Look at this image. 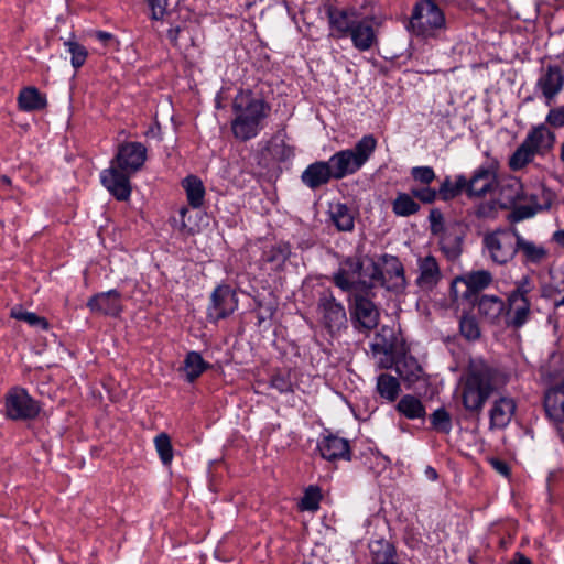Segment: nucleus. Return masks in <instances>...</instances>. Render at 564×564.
<instances>
[{"label": "nucleus", "instance_id": "nucleus-12", "mask_svg": "<svg viewBox=\"0 0 564 564\" xmlns=\"http://www.w3.org/2000/svg\"><path fill=\"white\" fill-rule=\"evenodd\" d=\"M132 173L121 171L116 164L100 174L102 185L119 200H127L131 195L130 176Z\"/></svg>", "mask_w": 564, "mask_h": 564}, {"label": "nucleus", "instance_id": "nucleus-23", "mask_svg": "<svg viewBox=\"0 0 564 564\" xmlns=\"http://www.w3.org/2000/svg\"><path fill=\"white\" fill-rule=\"evenodd\" d=\"M317 447L322 457L327 460L350 459V447L346 438L327 435L319 441Z\"/></svg>", "mask_w": 564, "mask_h": 564}, {"label": "nucleus", "instance_id": "nucleus-21", "mask_svg": "<svg viewBox=\"0 0 564 564\" xmlns=\"http://www.w3.org/2000/svg\"><path fill=\"white\" fill-rule=\"evenodd\" d=\"M564 85V75L557 66H549L539 77L536 86L546 99V105H551L556 95L560 94Z\"/></svg>", "mask_w": 564, "mask_h": 564}, {"label": "nucleus", "instance_id": "nucleus-40", "mask_svg": "<svg viewBox=\"0 0 564 564\" xmlns=\"http://www.w3.org/2000/svg\"><path fill=\"white\" fill-rule=\"evenodd\" d=\"M370 554L377 564H387L392 561L395 550L391 543L386 540H376L369 544Z\"/></svg>", "mask_w": 564, "mask_h": 564}, {"label": "nucleus", "instance_id": "nucleus-49", "mask_svg": "<svg viewBox=\"0 0 564 564\" xmlns=\"http://www.w3.org/2000/svg\"><path fill=\"white\" fill-rule=\"evenodd\" d=\"M414 181L429 185L435 180V172L431 166H415L411 170Z\"/></svg>", "mask_w": 564, "mask_h": 564}, {"label": "nucleus", "instance_id": "nucleus-20", "mask_svg": "<svg viewBox=\"0 0 564 564\" xmlns=\"http://www.w3.org/2000/svg\"><path fill=\"white\" fill-rule=\"evenodd\" d=\"M335 178L329 161H316L310 164L301 175L302 182L312 189L318 188Z\"/></svg>", "mask_w": 564, "mask_h": 564}, {"label": "nucleus", "instance_id": "nucleus-54", "mask_svg": "<svg viewBox=\"0 0 564 564\" xmlns=\"http://www.w3.org/2000/svg\"><path fill=\"white\" fill-rule=\"evenodd\" d=\"M386 332H390L391 333L390 329L383 327L381 329V333L377 336V338H376L377 341L372 345V347H373L375 350H381V351L387 354V352H389V351H391L393 349V347H394V338L391 335L390 339H384L382 343L379 341V339L384 336L383 334Z\"/></svg>", "mask_w": 564, "mask_h": 564}, {"label": "nucleus", "instance_id": "nucleus-57", "mask_svg": "<svg viewBox=\"0 0 564 564\" xmlns=\"http://www.w3.org/2000/svg\"><path fill=\"white\" fill-rule=\"evenodd\" d=\"M413 368H414V371H412L411 376H408L404 373L403 369H402V364L401 362H398L397 364V370L399 372V375L408 380H411L412 377H417L419 376V372L421 371L420 367L416 365L415 361H411Z\"/></svg>", "mask_w": 564, "mask_h": 564}, {"label": "nucleus", "instance_id": "nucleus-53", "mask_svg": "<svg viewBox=\"0 0 564 564\" xmlns=\"http://www.w3.org/2000/svg\"><path fill=\"white\" fill-rule=\"evenodd\" d=\"M189 210L187 207H182L180 209V225L178 229L184 234H194L196 231L195 226L191 224V217L188 216Z\"/></svg>", "mask_w": 564, "mask_h": 564}, {"label": "nucleus", "instance_id": "nucleus-47", "mask_svg": "<svg viewBox=\"0 0 564 564\" xmlns=\"http://www.w3.org/2000/svg\"><path fill=\"white\" fill-rule=\"evenodd\" d=\"M430 419H431V424L435 431L441 432V433H446V434L451 432L452 419H451L449 413L445 409L440 408V409L435 410L431 414Z\"/></svg>", "mask_w": 564, "mask_h": 564}, {"label": "nucleus", "instance_id": "nucleus-55", "mask_svg": "<svg viewBox=\"0 0 564 564\" xmlns=\"http://www.w3.org/2000/svg\"><path fill=\"white\" fill-rule=\"evenodd\" d=\"M270 384L273 389L278 390L281 393L292 391V383L286 377L282 375L273 376Z\"/></svg>", "mask_w": 564, "mask_h": 564}, {"label": "nucleus", "instance_id": "nucleus-17", "mask_svg": "<svg viewBox=\"0 0 564 564\" xmlns=\"http://www.w3.org/2000/svg\"><path fill=\"white\" fill-rule=\"evenodd\" d=\"M544 408L560 433H564V383L545 393Z\"/></svg>", "mask_w": 564, "mask_h": 564}, {"label": "nucleus", "instance_id": "nucleus-18", "mask_svg": "<svg viewBox=\"0 0 564 564\" xmlns=\"http://www.w3.org/2000/svg\"><path fill=\"white\" fill-rule=\"evenodd\" d=\"M351 316L356 319L360 327L367 330L377 327L379 323V311L369 299L362 295H355Z\"/></svg>", "mask_w": 564, "mask_h": 564}, {"label": "nucleus", "instance_id": "nucleus-38", "mask_svg": "<svg viewBox=\"0 0 564 564\" xmlns=\"http://www.w3.org/2000/svg\"><path fill=\"white\" fill-rule=\"evenodd\" d=\"M208 364L203 359L200 354L196 351H189L183 364V371L185 372L188 381H194L198 378L206 369Z\"/></svg>", "mask_w": 564, "mask_h": 564}, {"label": "nucleus", "instance_id": "nucleus-34", "mask_svg": "<svg viewBox=\"0 0 564 564\" xmlns=\"http://www.w3.org/2000/svg\"><path fill=\"white\" fill-rule=\"evenodd\" d=\"M377 392L388 402H394L401 392L399 380L388 373H382L377 378Z\"/></svg>", "mask_w": 564, "mask_h": 564}, {"label": "nucleus", "instance_id": "nucleus-46", "mask_svg": "<svg viewBox=\"0 0 564 564\" xmlns=\"http://www.w3.org/2000/svg\"><path fill=\"white\" fill-rule=\"evenodd\" d=\"M154 445L162 463L169 465L173 459V448L170 436L165 433L156 435Z\"/></svg>", "mask_w": 564, "mask_h": 564}, {"label": "nucleus", "instance_id": "nucleus-3", "mask_svg": "<svg viewBox=\"0 0 564 564\" xmlns=\"http://www.w3.org/2000/svg\"><path fill=\"white\" fill-rule=\"evenodd\" d=\"M334 283L343 291H362L369 289L386 276L380 271V264L368 257H348L334 274Z\"/></svg>", "mask_w": 564, "mask_h": 564}, {"label": "nucleus", "instance_id": "nucleus-11", "mask_svg": "<svg viewBox=\"0 0 564 564\" xmlns=\"http://www.w3.org/2000/svg\"><path fill=\"white\" fill-rule=\"evenodd\" d=\"M147 160V148L140 142H127L119 147L111 163L121 171L134 174L142 169Z\"/></svg>", "mask_w": 564, "mask_h": 564}, {"label": "nucleus", "instance_id": "nucleus-43", "mask_svg": "<svg viewBox=\"0 0 564 564\" xmlns=\"http://www.w3.org/2000/svg\"><path fill=\"white\" fill-rule=\"evenodd\" d=\"M11 317L23 321L26 324H29L32 327H36L40 329H47L48 328V322L44 318L39 316L37 314L33 312H28L23 310L22 306H14L10 311Z\"/></svg>", "mask_w": 564, "mask_h": 564}, {"label": "nucleus", "instance_id": "nucleus-37", "mask_svg": "<svg viewBox=\"0 0 564 564\" xmlns=\"http://www.w3.org/2000/svg\"><path fill=\"white\" fill-rule=\"evenodd\" d=\"M329 214L338 230L350 231L354 229V217L346 205L340 203L330 205Z\"/></svg>", "mask_w": 564, "mask_h": 564}, {"label": "nucleus", "instance_id": "nucleus-29", "mask_svg": "<svg viewBox=\"0 0 564 564\" xmlns=\"http://www.w3.org/2000/svg\"><path fill=\"white\" fill-rule=\"evenodd\" d=\"M497 188L500 191L499 204L502 207H508L517 203L523 196L522 185L516 177L498 181Z\"/></svg>", "mask_w": 564, "mask_h": 564}, {"label": "nucleus", "instance_id": "nucleus-58", "mask_svg": "<svg viewBox=\"0 0 564 564\" xmlns=\"http://www.w3.org/2000/svg\"><path fill=\"white\" fill-rule=\"evenodd\" d=\"M491 466L495 468V470H497L499 474L503 475V476H508L509 474V467L508 465L502 462V460H499V459H492L491 460Z\"/></svg>", "mask_w": 564, "mask_h": 564}, {"label": "nucleus", "instance_id": "nucleus-48", "mask_svg": "<svg viewBox=\"0 0 564 564\" xmlns=\"http://www.w3.org/2000/svg\"><path fill=\"white\" fill-rule=\"evenodd\" d=\"M460 333L469 339L475 340L480 336V329L478 323L473 316H463L460 319Z\"/></svg>", "mask_w": 564, "mask_h": 564}, {"label": "nucleus", "instance_id": "nucleus-61", "mask_svg": "<svg viewBox=\"0 0 564 564\" xmlns=\"http://www.w3.org/2000/svg\"><path fill=\"white\" fill-rule=\"evenodd\" d=\"M178 34H180V28L178 26L171 28L167 31V37L170 39L171 42H176V40L178 37Z\"/></svg>", "mask_w": 564, "mask_h": 564}, {"label": "nucleus", "instance_id": "nucleus-27", "mask_svg": "<svg viewBox=\"0 0 564 564\" xmlns=\"http://www.w3.org/2000/svg\"><path fill=\"white\" fill-rule=\"evenodd\" d=\"M541 294L552 301L555 307L564 306V271L551 273L549 281L541 286Z\"/></svg>", "mask_w": 564, "mask_h": 564}, {"label": "nucleus", "instance_id": "nucleus-64", "mask_svg": "<svg viewBox=\"0 0 564 564\" xmlns=\"http://www.w3.org/2000/svg\"><path fill=\"white\" fill-rule=\"evenodd\" d=\"M477 215H478L479 217L488 216V213L486 212V207H485V206H480V207L477 209Z\"/></svg>", "mask_w": 564, "mask_h": 564}, {"label": "nucleus", "instance_id": "nucleus-60", "mask_svg": "<svg viewBox=\"0 0 564 564\" xmlns=\"http://www.w3.org/2000/svg\"><path fill=\"white\" fill-rule=\"evenodd\" d=\"M552 241L555 242L557 246H560L561 248H564V228L563 229H558V230H555L553 234H552Z\"/></svg>", "mask_w": 564, "mask_h": 564}, {"label": "nucleus", "instance_id": "nucleus-44", "mask_svg": "<svg viewBox=\"0 0 564 564\" xmlns=\"http://www.w3.org/2000/svg\"><path fill=\"white\" fill-rule=\"evenodd\" d=\"M441 249L449 260L457 259L462 253V238L458 235L446 232L441 238Z\"/></svg>", "mask_w": 564, "mask_h": 564}, {"label": "nucleus", "instance_id": "nucleus-10", "mask_svg": "<svg viewBox=\"0 0 564 564\" xmlns=\"http://www.w3.org/2000/svg\"><path fill=\"white\" fill-rule=\"evenodd\" d=\"M238 307V299L228 285H220L214 290L208 306V318L217 322L232 314Z\"/></svg>", "mask_w": 564, "mask_h": 564}, {"label": "nucleus", "instance_id": "nucleus-59", "mask_svg": "<svg viewBox=\"0 0 564 564\" xmlns=\"http://www.w3.org/2000/svg\"><path fill=\"white\" fill-rule=\"evenodd\" d=\"M96 37L104 44H109L111 42H116L115 41V37L111 33H108V32H104V31H98L96 32Z\"/></svg>", "mask_w": 564, "mask_h": 564}, {"label": "nucleus", "instance_id": "nucleus-36", "mask_svg": "<svg viewBox=\"0 0 564 564\" xmlns=\"http://www.w3.org/2000/svg\"><path fill=\"white\" fill-rule=\"evenodd\" d=\"M464 189L467 191V180L464 175H456L454 178L446 177L440 186L438 195L443 200H451L457 197Z\"/></svg>", "mask_w": 564, "mask_h": 564}, {"label": "nucleus", "instance_id": "nucleus-41", "mask_svg": "<svg viewBox=\"0 0 564 564\" xmlns=\"http://www.w3.org/2000/svg\"><path fill=\"white\" fill-rule=\"evenodd\" d=\"M393 213L401 217H406L419 212L420 205L411 195L400 193L392 203Z\"/></svg>", "mask_w": 564, "mask_h": 564}, {"label": "nucleus", "instance_id": "nucleus-5", "mask_svg": "<svg viewBox=\"0 0 564 564\" xmlns=\"http://www.w3.org/2000/svg\"><path fill=\"white\" fill-rule=\"evenodd\" d=\"M410 29L416 36L436 37L445 29L444 13L433 0H422L413 9Z\"/></svg>", "mask_w": 564, "mask_h": 564}, {"label": "nucleus", "instance_id": "nucleus-15", "mask_svg": "<svg viewBox=\"0 0 564 564\" xmlns=\"http://www.w3.org/2000/svg\"><path fill=\"white\" fill-rule=\"evenodd\" d=\"M555 140V133L545 123L533 126L523 139L539 156L549 153L554 148Z\"/></svg>", "mask_w": 564, "mask_h": 564}, {"label": "nucleus", "instance_id": "nucleus-56", "mask_svg": "<svg viewBox=\"0 0 564 564\" xmlns=\"http://www.w3.org/2000/svg\"><path fill=\"white\" fill-rule=\"evenodd\" d=\"M555 198V195L552 191L546 189L544 187L541 188V200L535 203L536 209H546L549 208L553 200Z\"/></svg>", "mask_w": 564, "mask_h": 564}, {"label": "nucleus", "instance_id": "nucleus-14", "mask_svg": "<svg viewBox=\"0 0 564 564\" xmlns=\"http://www.w3.org/2000/svg\"><path fill=\"white\" fill-rule=\"evenodd\" d=\"M498 177L490 167H479L467 181V194L469 197H482L496 189Z\"/></svg>", "mask_w": 564, "mask_h": 564}, {"label": "nucleus", "instance_id": "nucleus-6", "mask_svg": "<svg viewBox=\"0 0 564 564\" xmlns=\"http://www.w3.org/2000/svg\"><path fill=\"white\" fill-rule=\"evenodd\" d=\"M518 237L520 235L508 229L488 232L482 238L484 252L492 262L506 264L518 251Z\"/></svg>", "mask_w": 564, "mask_h": 564}, {"label": "nucleus", "instance_id": "nucleus-8", "mask_svg": "<svg viewBox=\"0 0 564 564\" xmlns=\"http://www.w3.org/2000/svg\"><path fill=\"white\" fill-rule=\"evenodd\" d=\"M40 412L37 402L21 387L11 388L4 397V413L11 420L33 419Z\"/></svg>", "mask_w": 564, "mask_h": 564}, {"label": "nucleus", "instance_id": "nucleus-39", "mask_svg": "<svg viewBox=\"0 0 564 564\" xmlns=\"http://www.w3.org/2000/svg\"><path fill=\"white\" fill-rule=\"evenodd\" d=\"M538 153L533 151L524 141L516 149L512 155L509 158V167L512 171H519L530 164Z\"/></svg>", "mask_w": 564, "mask_h": 564}, {"label": "nucleus", "instance_id": "nucleus-51", "mask_svg": "<svg viewBox=\"0 0 564 564\" xmlns=\"http://www.w3.org/2000/svg\"><path fill=\"white\" fill-rule=\"evenodd\" d=\"M153 20H162L166 13L167 0H145Z\"/></svg>", "mask_w": 564, "mask_h": 564}, {"label": "nucleus", "instance_id": "nucleus-52", "mask_svg": "<svg viewBox=\"0 0 564 564\" xmlns=\"http://www.w3.org/2000/svg\"><path fill=\"white\" fill-rule=\"evenodd\" d=\"M412 195L423 203L431 204L437 198L438 192L433 188L424 187L419 189H412Z\"/></svg>", "mask_w": 564, "mask_h": 564}, {"label": "nucleus", "instance_id": "nucleus-28", "mask_svg": "<svg viewBox=\"0 0 564 564\" xmlns=\"http://www.w3.org/2000/svg\"><path fill=\"white\" fill-rule=\"evenodd\" d=\"M354 46L359 51H368L376 42L372 25L367 20H358L349 33Z\"/></svg>", "mask_w": 564, "mask_h": 564}, {"label": "nucleus", "instance_id": "nucleus-24", "mask_svg": "<svg viewBox=\"0 0 564 564\" xmlns=\"http://www.w3.org/2000/svg\"><path fill=\"white\" fill-rule=\"evenodd\" d=\"M516 411V403L511 398H500L496 400L489 411L490 427L503 429L506 427Z\"/></svg>", "mask_w": 564, "mask_h": 564}, {"label": "nucleus", "instance_id": "nucleus-45", "mask_svg": "<svg viewBox=\"0 0 564 564\" xmlns=\"http://www.w3.org/2000/svg\"><path fill=\"white\" fill-rule=\"evenodd\" d=\"M322 499L321 489L316 486H310L300 502V509L303 511H316L319 508Z\"/></svg>", "mask_w": 564, "mask_h": 564}, {"label": "nucleus", "instance_id": "nucleus-42", "mask_svg": "<svg viewBox=\"0 0 564 564\" xmlns=\"http://www.w3.org/2000/svg\"><path fill=\"white\" fill-rule=\"evenodd\" d=\"M64 47L70 54L72 66L75 69L80 68L88 56L86 47L78 43L73 35L68 40L64 41Z\"/></svg>", "mask_w": 564, "mask_h": 564}, {"label": "nucleus", "instance_id": "nucleus-62", "mask_svg": "<svg viewBox=\"0 0 564 564\" xmlns=\"http://www.w3.org/2000/svg\"><path fill=\"white\" fill-rule=\"evenodd\" d=\"M425 475L426 477L430 479V480H436L437 479V473L434 468L432 467H426L425 469Z\"/></svg>", "mask_w": 564, "mask_h": 564}, {"label": "nucleus", "instance_id": "nucleus-4", "mask_svg": "<svg viewBox=\"0 0 564 564\" xmlns=\"http://www.w3.org/2000/svg\"><path fill=\"white\" fill-rule=\"evenodd\" d=\"M377 148V140L372 134L364 135L352 149L336 152L329 158L335 180H341L359 171L370 159Z\"/></svg>", "mask_w": 564, "mask_h": 564}, {"label": "nucleus", "instance_id": "nucleus-35", "mask_svg": "<svg viewBox=\"0 0 564 564\" xmlns=\"http://www.w3.org/2000/svg\"><path fill=\"white\" fill-rule=\"evenodd\" d=\"M397 410L409 420L422 419L425 415V408L421 400L411 394H406L400 399L397 404Z\"/></svg>", "mask_w": 564, "mask_h": 564}, {"label": "nucleus", "instance_id": "nucleus-7", "mask_svg": "<svg viewBox=\"0 0 564 564\" xmlns=\"http://www.w3.org/2000/svg\"><path fill=\"white\" fill-rule=\"evenodd\" d=\"M531 291L530 280L523 278L517 282V286L508 295V307L505 313L506 324L519 328L531 317V302L528 294Z\"/></svg>", "mask_w": 564, "mask_h": 564}, {"label": "nucleus", "instance_id": "nucleus-9", "mask_svg": "<svg viewBox=\"0 0 564 564\" xmlns=\"http://www.w3.org/2000/svg\"><path fill=\"white\" fill-rule=\"evenodd\" d=\"M492 282L487 270L471 271L453 280L451 291L454 300L467 299L471 294L486 289Z\"/></svg>", "mask_w": 564, "mask_h": 564}, {"label": "nucleus", "instance_id": "nucleus-26", "mask_svg": "<svg viewBox=\"0 0 564 564\" xmlns=\"http://www.w3.org/2000/svg\"><path fill=\"white\" fill-rule=\"evenodd\" d=\"M417 284L423 289L433 288L441 278V271L436 259L430 254L421 257L417 260Z\"/></svg>", "mask_w": 564, "mask_h": 564}, {"label": "nucleus", "instance_id": "nucleus-22", "mask_svg": "<svg viewBox=\"0 0 564 564\" xmlns=\"http://www.w3.org/2000/svg\"><path fill=\"white\" fill-rule=\"evenodd\" d=\"M380 271L386 276L381 284L389 290H400L405 286L403 265L394 256H383L381 259Z\"/></svg>", "mask_w": 564, "mask_h": 564}, {"label": "nucleus", "instance_id": "nucleus-13", "mask_svg": "<svg viewBox=\"0 0 564 564\" xmlns=\"http://www.w3.org/2000/svg\"><path fill=\"white\" fill-rule=\"evenodd\" d=\"M87 306L95 314L118 316L122 311L121 295L117 290L100 292L88 300Z\"/></svg>", "mask_w": 564, "mask_h": 564}, {"label": "nucleus", "instance_id": "nucleus-30", "mask_svg": "<svg viewBox=\"0 0 564 564\" xmlns=\"http://www.w3.org/2000/svg\"><path fill=\"white\" fill-rule=\"evenodd\" d=\"M518 250L529 263L539 264L549 258V250L543 243H536L522 236L518 237Z\"/></svg>", "mask_w": 564, "mask_h": 564}, {"label": "nucleus", "instance_id": "nucleus-25", "mask_svg": "<svg viewBox=\"0 0 564 564\" xmlns=\"http://www.w3.org/2000/svg\"><path fill=\"white\" fill-rule=\"evenodd\" d=\"M479 315L490 324H497L506 311L503 301L496 295H482L478 303Z\"/></svg>", "mask_w": 564, "mask_h": 564}, {"label": "nucleus", "instance_id": "nucleus-1", "mask_svg": "<svg viewBox=\"0 0 564 564\" xmlns=\"http://www.w3.org/2000/svg\"><path fill=\"white\" fill-rule=\"evenodd\" d=\"M271 111L270 105L251 90H240L232 101L231 131L235 138L247 141L256 138Z\"/></svg>", "mask_w": 564, "mask_h": 564}, {"label": "nucleus", "instance_id": "nucleus-32", "mask_svg": "<svg viewBox=\"0 0 564 564\" xmlns=\"http://www.w3.org/2000/svg\"><path fill=\"white\" fill-rule=\"evenodd\" d=\"M18 104L23 111H36L45 108L47 101L35 87H25L18 96Z\"/></svg>", "mask_w": 564, "mask_h": 564}, {"label": "nucleus", "instance_id": "nucleus-33", "mask_svg": "<svg viewBox=\"0 0 564 564\" xmlns=\"http://www.w3.org/2000/svg\"><path fill=\"white\" fill-rule=\"evenodd\" d=\"M182 186L186 193L187 202L193 208H198L204 203L205 187L197 176L189 175L182 182Z\"/></svg>", "mask_w": 564, "mask_h": 564}, {"label": "nucleus", "instance_id": "nucleus-63", "mask_svg": "<svg viewBox=\"0 0 564 564\" xmlns=\"http://www.w3.org/2000/svg\"><path fill=\"white\" fill-rule=\"evenodd\" d=\"M511 564H532L529 558L523 555H517L516 560Z\"/></svg>", "mask_w": 564, "mask_h": 564}, {"label": "nucleus", "instance_id": "nucleus-19", "mask_svg": "<svg viewBox=\"0 0 564 564\" xmlns=\"http://www.w3.org/2000/svg\"><path fill=\"white\" fill-rule=\"evenodd\" d=\"M318 307L323 316V323L330 332L339 329L346 323L344 306L332 295L322 297Z\"/></svg>", "mask_w": 564, "mask_h": 564}, {"label": "nucleus", "instance_id": "nucleus-31", "mask_svg": "<svg viewBox=\"0 0 564 564\" xmlns=\"http://www.w3.org/2000/svg\"><path fill=\"white\" fill-rule=\"evenodd\" d=\"M290 256V248L286 245L273 246L265 250L262 256V262L265 270L279 272L283 269L285 261Z\"/></svg>", "mask_w": 564, "mask_h": 564}, {"label": "nucleus", "instance_id": "nucleus-16", "mask_svg": "<svg viewBox=\"0 0 564 564\" xmlns=\"http://www.w3.org/2000/svg\"><path fill=\"white\" fill-rule=\"evenodd\" d=\"M332 34L336 37H346L359 20L355 10H340L333 7L327 9Z\"/></svg>", "mask_w": 564, "mask_h": 564}, {"label": "nucleus", "instance_id": "nucleus-50", "mask_svg": "<svg viewBox=\"0 0 564 564\" xmlns=\"http://www.w3.org/2000/svg\"><path fill=\"white\" fill-rule=\"evenodd\" d=\"M545 123L553 128L564 127V107L552 108L545 117Z\"/></svg>", "mask_w": 564, "mask_h": 564}, {"label": "nucleus", "instance_id": "nucleus-2", "mask_svg": "<svg viewBox=\"0 0 564 564\" xmlns=\"http://www.w3.org/2000/svg\"><path fill=\"white\" fill-rule=\"evenodd\" d=\"M496 371L482 359H473L466 375L458 383L462 403L466 411L480 412L495 390Z\"/></svg>", "mask_w": 564, "mask_h": 564}]
</instances>
